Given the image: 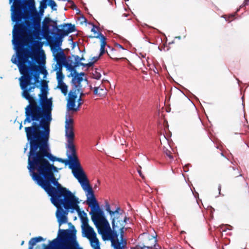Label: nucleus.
Instances as JSON below:
<instances>
[{
  "mask_svg": "<svg viewBox=\"0 0 249 249\" xmlns=\"http://www.w3.org/2000/svg\"><path fill=\"white\" fill-rule=\"evenodd\" d=\"M12 20L15 22L13 42L17 51L18 68L22 75L19 79L20 87L22 92L25 89L33 91L36 83L39 82L40 73L45 75L47 73L44 66L40 64L39 55L31 51L34 39L40 38L41 18L36 12L32 15V18Z\"/></svg>",
  "mask_w": 249,
  "mask_h": 249,
  "instance_id": "1",
  "label": "nucleus"
},
{
  "mask_svg": "<svg viewBox=\"0 0 249 249\" xmlns=\"http://www.w3.org/2000/svg\"><path fill=\"white\" fill-rule=\"evenodd\" d=\"M49 134L48 129L26 135L30 145L27 168L32 179L42 189L62 186L54 174L58 169L49 160L69 164V160L57 158L50 153Z\"/></svg>",
  "mask_w": 249,
  "mask_h": 249,
  "instance_id": "2",
  "label": "nucleus"
},
{
  "mask_svg": "<svg viewBox=\"0 0 249 249\" xmlns=\"http://www.w3.org/2000/svg\"><path fill=\"white\" fill-rule=\"evenodd\" d=\"M32 92L25 89L21 93L29 103L25 108L26 118L24 124L33 122L32 126L25 127L26 135L50 129L52 120L53 102L51 99L47 97L48 92L41 91L38 94L39 104L36 99L30 94Z\"/></svg>",
  "mask_w": 249,
  "mask_h": 249,
  "instance_id": "3",
  "label": "nucleus"
},
{
  "mask_svg": "<svg viewBox=\"0 0 249 249\" xmlns=\"http://www.w3.org/2000/svg\"><path fill=\"white\" fill-rule=\"evenodd\" d=\"M127 221H117L114 223V225L113 223H111V228L105 212L94 196V225L103 240L110 241L114 249H124L126 247L127 241L124 234L127 230L125 228Z\"/></svg>",
  "mask_w": 249,
  "mask_h": 249,
  "instance_id": "4",
  "label": "nucleus"
},
{
  "mask_svg": "<svg viewBox=\"0 0 249 249\" xmlns=\"http://www.w3.org/2000/svg\"><path fill=\"white\" fill-rule=\"evenodd\" d=\"M67 154L69 160V168L72 170L74 177L78 180L83 189L86 193L87 204L90 207L89 214L93 222V190L88 178L82 169L78 157L73 141L67 142Z\"/></svg>",
  "mask_w": 249,
  "mask_h": 249,
  "instance_id": "5",
  "label": "nucleus"
},
{
  "mask_svg": "<svg viewBox=\"0 0 249 249\" xmlns=\"http://www.w3.org/2000/svg\"><path fill=\"white\" fill-rule=\"evenodd\" d=\"M48 195L51 197L52 202L57 208L56 217L60 227L68 221V210L66 205L75 203L76 196L69 190L62 186L43 188Z\"/></svg>",
  "mask_w": 249,
  "mask_h": 249,
  "instance_id": "6",
  "label": "nucleus"
},
{
  "mask_svg": "<svg viewBox=\"0 0 249 249\" xmlns=\"http://www.w3.org/2000/svg\"><path fill=\"white\" fill-rule=\"evenodd\" d=\"M13 2L11 6V19L32 18L36 11L34 0H9Z\"/></svg>",
  "mask_w": 249,
  "mask_h": 249,
  "instance_id": "7",
  "label": "nucleus"
},
{
  "mask_svg": "<svg viewBox=\"0 0 249 249\" xmlns=\"http://www.w3.org/2000/svg\"><path fill=\"white\" fill-rule=\"evenodd\" d=\"M98 23L97 21L94 18V22ZM100 29L94 23V38L99 39V42L100 45V53L98 55L94 56V63L96 62L100 57L106 52L107 55L113 59L118 60L123 57L118 52V51L114 48L109 47V50H105V47L107 45V38L100 32Z\"/></svg>",
  "mask_w": 249,
  "mask_h": 249,
  "instance_id": "8",
  "label": "nucleus"
},
{
  "mask_svg": "<svg viewBox=\"0 0 249 249\" xmlns=\"http://www.w3.org/2000/svg\"><path fill=\"white\" fill-rule=\"evenodd\" d=\"M70 236V232L68 230H59V240L55 239L53 240L52 243L55 246L54 249H83L79 247L78 243L75 241H68ZM44 249H50L49 246L45 244L43 245Z\"/></svg>",
  "mask_w": 249,
  "mask_h": 249,
  "instance_id": "9",
  "label": "nucleus"
},
{
  "mask_svg": "<svg viewBox=\"0 0 249 249\" xmlns=\"http://www.w3.org/2000/svg\"><path fill=\"white\" fill-rule=\"evenodd\" d=\"M61 29H58V33H56V38L54 43L56 48H59V46L62 43V39L67 36L70 33L76 31L75 26L71 23H64L59 26Z\"/></svg>",
  "mask_w": 249,
  "mask_h": 249,
  "instance_id": "10",
  "label": "nucleus"
},
{
  "mask_svg": "<svg viewBox=\"0 0 249 249\" xmlns=\"http://www.w3.org/2000/svg\"><path fill=\"white\" fill-rule=\"evenodd\" d=\"M74 75L73 76L72 79V82L74 86V89L75 90H77L78 93H82V85H81V83L83 81L84 78L82 76L85 75L84 72H81L80 73H78L76 71V72H74Z\"/></svg>",
  "mask_w": 249,
  "mask_h": 249,
  "instance_id": "11",
  "label": "nucleus"
},
{
  "mask_svg": "<svg viewBox=\"0 0 249 249\" xmlns=\"http://www.w3.org/2000/svg\"><path fill=\"white\" fill-rule=\"evenodd\" d=\"M121 211H122L120 207H117L116 208L115 210L113 211L114 213L112 214L110 219L111 223H113L114 225V223L117 222V221L128 220L129 219V218L127 217L126 216H124Z\"/></svg>",
  "mask_w": 249,
  "mask_h": 249,
  "instance_id": "12",
  "label": "nucleus"
},
{
  "mask_svg": "<svg viewBox=\"0 0 249 249\" xmlns=\"http://www.w3.org/2000/svg\"><path fill=\"white\" fill-rule=\"evenodd\" d=\"M56 52V54H54V57L56 59L57 64L59 67H62L66 56L63 50H60L59 48H55L53 50V53Z\"/></svg>",
  "mask_w": 249,
  "mask_h": 249,
  "instance_id": "13",
  "label": "nucleus"
},
{
  "mask_svg": "<svg viewBox=\"0 0 249 249\" xmlns=\"http://www.w3.org/2000/svg\"><path fill=\"white\" fill-rule=\"evenodd\" d=\"M229 176L233 179L237 178V182H236V180L234 181V182L237 183L238 182L242 183L245 182L244 178L242 177V175L240 173L238 169H235L232 167L231 168L229 171Z\"/></svg>",
  "mask_w": 249,
  "mask_h": 249,
  "instance_id": "14",
  "label": "nucleus"
},
{
  "mask_svg": "<svg viewBox=\"0 0 249 249\" xmlns=\"http://www.w3.org/2000/svg\"><path fill=\"white\" fill-rule=\"evenodd\" d=\"M79 201L78 200V198L76 197V201L75 203H71V205H66L67 208H72V210H76L78 213V215L80 218L81 220L83 219V218H85L87 217V213L84 211H81L80 209V208L78 206V203Z\"/></svg>",
  "mask_w": 249,
  "mask_h": 249,
  "instance_id": "15",
  "label": "nucleus"
},
{
  "mask_svg": "<svg viewBox=\"0 0 249 249\" xmlns=\"http://www.w3.org/2000/svg\"><path fill=\"white\" fill-rule=\"evenodd\" d=\"M74 61H73L72 57L70 56H68L67 58H66L64 63L62 64V66H64L67 70H69L71 71H73L74 72H76V70L75 68L76 67L74 66Z\"/></svg>",
  "mask_w": 249,
  "mask_h": 249,
  "instance_id": "16",
  "label": "nucleus"
},
{
  "mask_svg": "<svg viewBox=\"0 0 249 249\" xmlns=\"http://www.w3.org/2000/svg\"><path fill=\"white\" fill-rule=\"evenodd\" d=\"M86 236L89 238L91 246L93 248V228L88 226L84 228Z\"/></svg>",
  "mask_w": 249,
  "mask_h": 249,
  "instance_id": "17",
  "label": "nucleus"
},
{
  "mask_svg": "<svg viewBox=\"0 0 249 249\" xmlns=\"http://www.w3.org/2000/svg\"><path fill=\"white\" fill-rule=\"evenodd\" d=\"M106 94V89L103 85L99 87H94V97L96 96L99 97H101L104 96Z\"/></svg>",
  "mask_w": 249,
  "mask_h": 249,
  "instance_id": "18",
  "label": "nucleus"
},
{
  "mask_svg": "<svg viewBox=\"0 0 249 249\" xmlns=\"http://www.w3.org/2000/svg\"><path fill=\"white\" fill-rule=\"evenodd\" d=\"M82 59H83V57L80 58L79 56L76 55L74 56V66L77 67L79 66H83L84 67L87 66L88 67L93 65V62H90L89 63L85 64L82 62H81L80 61L82 60Z\"/></svg>",
  "mask_w": 249,
  "mask_h": 249,
  "instance_id": "19",
  "label": "nucleus"
},
{
  "mask_svg": "<svg viewBox=\"0 0 249 249\" xmlns=\"http://www.w3.org/2000/svg\"><path fill=\"white\" fill-rule=\"evenodd\" d=\"M66 136L67 138V142H71L74 141V134L73 132V127L65 128Z\"/></svg>",
  "mask_w": 249,
  "mask_h": 249,
  "instance_id": "20",
  "label": "nucleus"
},
{
  "mask_svg": "<svg viewBox=\"0 0 249 249\" xmlns=\"http://www.w3.org/2000/svg\"><path fill=\"white\" fill-rule=\"evenodd\" d=\"M44 240V239L41 236L32 238L29 241L28 249H33L34 247L37 242H41Z\"/></svg>",
  "mask_w": 249,
  "mask_h": 249,
  "instance_id": "21",
  "label": "nucleus"
},
{
  "mask_svg": "<svg viewBox=\"0 0 249 249\" xmlns=\"http://www.w3.org/2000/svg\"><path fill=\"white\" fill-rule=\"evenodd\" d=\"M52 22V19L48 17H45L42 22V30L44 33H48L49 31V23Z\"/></svg>",
  "mask_w": 249,
  "mask_h": 249,
  "instance_id": "22",
  "label": "nucleus"
},
{
  "mask_svg": "<svg viewBox=\"0 0 249 249\" xmlns=\"http://www.w3.org/2000/svg\"><path fill=\"white\" fill-rule=\"evenodd\" d=\"M57 88L60 89L61 92L66 96L68 93V86L63 82L58 83Z\"/></svg>",
  "mask_w": 249,
  "mask_h": 249,
  "instance_id": "23",
  "label": "nucleus"
},
{
  "mask_svg": "<svg viewBox=\"0 0 249 249\" xmlns=\"http://www.w3.org/2000/svg\"><path fill=\"white\" fill-rule=\"evenodd\" d=\"M78 93L77 90H75V89L73 87L72 90H71L69 93L68 100L75 101L77 98V95ZM80 93L82 94V92Z\"/></svg>",
  "mask_w": 249,
  "mask_h": 249,
  "instance_id": "24",
  "label": "nucleus"
},
{
  "mask_svg": "<svg viewBox=\"0 0 249 249\" xmlns=\"http://www.w3.org/2000/svg\"><path fill=\"white\" fill-rule=\"evenodd\" d=\"M64 75L62 72V67H59V70L56 72V79L57 83L63 82Z\"/></svg>",
  "mask_w": 249,
  "mask_h": 249,
  "instance_id": "25",
  "label": "nucleus"
},
{
  "mask_svg": "<svg viewBox=\"0 0 249 249\" xmlns=\"http://www.w3.org/2000/svg\"><path fill=\"white\" fill-rule=\"evenodd\" d=\"M75 105V101L74 100H68L67 107L69 110L73 111H77V108H74Z\"/></svg>",
  "mask_w": 249,
  "mask_h": 249,
  "instance_id": "26",
  "label": "nucleus"
},
{
  "mask_svg": "<svg viewBox=\"0 0 249 249\" xmlns=\"http://www.w3.org/2000/svg\"><path fill=\"white\" fill-rule=\"evenodd\" d=\"M169 149H168L167 148L164 147L163 149V152L164 154H165L170 159H173V157L172 156V153L170 149H171V147L170 145H169Z\"/></svg>",
  "mask_w": 249,
  "mask_h": 249,
  "instance_id": "27",
  "label": "nucleus"
},
{
  "mask_svg": "<svg viewBox=\"0 0 249 249\" xmlns=\"http://www.w3.org/2000/svg\"><path fill=\"white\" fill-rule=\"evenodd\" d=\"M47 1L42 0L40 2L39 6V12L41 14L44 13V9L47 8Z\"/></svg>",
  "mask_w": 249,
  "mask_h": 249,
  "instance_id": "28",
  "label": "nucleus"
},
{
  "mask_svg": "<svg viewBox=\"0 0 249 249\" xmlns=\"http://www.w3.org/2000/svg\"><path fill=\"white\" fill-rule=\"evenodd\" d=\"M40 91H48V84L45 80L41 81Z\"/></svg>",
  "mask_w": 249,
  "mask_h": 249,
  "instance_id": "29",
  "label": "nucleus"
},
{
  "mask_svg": "<svg viewBox=\"0 0 249 249\" xmlns=\"http://www.w3.org/2000/svg\"><path fill=\"white\" fill-rule=\"evenodd\" d=\"M48 5L51 7L53 11L56 10V4L55 2L53 0H49L48 1Z\"/></svg>",
  "mask_w": 249,
  "mask_h": 249,
  "instance_id": "30",
  "label": "nucleus"
},
{
  "mask_svg": "<svg viewBox=\"0 0 249 249\" xmlns=\"http://www.w3.org/2000/svg\"><path fill=\"white\" fill-rule=\"evenodd\" d=\"M101 70L95 69V71H94V79H99L101 76Z\"/></svg>",
  "mask_w": 249,
  "mask_h": 249,
  "instance_id": "31",
  "label": "nucleus"
},
{
  "mask_svg": "<svg viewBox=\"0 0 249 249\" xmlns=\"http://www.w3.org/2000/svg\"><path fill=\"white\" fill-rule=\"evenodd\" d=\"M115 50L118 51V52L121 53L124 51V48L120 44L118 43H116L115 44V47L114 48Z\"/></svg>",
  "mask_w": 249,
  "mask_h": 249,
  "instance_id": "32",
  "label": "nucleus"
},
{
  "mask_svg": "<svg viewBox=\"0 0 249 249\" xmlns=\"http://www.w3.org/2000/svg\"><path fill=\"white\" fill-rule=\"evenodd\" d=\"M106 211L109 213L111 217L112 214L113 213V211L111 210L110 204L108 202L106 203Z\"/></svg>",
  "mask_w": 249,
  "mask_h": 249,
  "instance_id": "33",
  "label": "nucleus"
},
{
  "mask_svg": "<svg viewBox=\"0 0 249 249\" xmlns=\"http://www.w3.org/2000/svg\"><path fill=\"white\" fill-rule=\"evenodd\" d=\"M94 249H100L99 245V240L96 237V234L94 232Z\"/></svg>",
  "mask_w": 249,
  "mask_h": 249,
  "instance_id": "34",
  "label": "nucleus"
},
{
  "mask_svg": "<svg viewBox=\"0 0 249 249\" xmlns=\"http://www.w3.org/2000/svg\"><path fill=\"white\" fill-rule=\"evenodd\" d=\"M73 121L72 119H70L69 120H66V124H65V128H66V127H73Z\"/></svg>",
  "mask_w": 249,
  "mask_h": 249,
  "instance_id": "35",
  "label": "nucleus"
},
{
  "mask_svg": "<svg viewBox=\"0 0 249 249\" xmlns=\"http://www.w3.org/2000/svg\"><path fill=\"white\" fill-rule=\"evenodd\" d=\"M12 43L14 45V48H15V49L16 50H17L16 49V48L15 47V44L13 43V42H12ZM16 53H17V56L14 58H12L11 59V61L14 64H17V66H18V53H17V51H16Z\"/></svg>",
  "mask_w": 249,
  "mask_h": 249,
  "instance_id": "36",
  "label": "nucleus"
},
{
  "mask_svg": "<svg viewBox=\"0 0 249 249\" xmlns=\"http://www.w3.org/2000/svg\"><path fill=\"white\" fill-rule=\"evenodd\" d=\"M81 221L82 223V225L84 227V228L89 226L88 224L89 220L88 217L83 218V219L81 220Z\"/></svg>",
  "mask_w": 249,
  "mask_h": 249,
  "instance_id": "37",
  "label": "nucleus"
},
{
  "mask_svg": "<svg viewBox=\"0 0 249 249\" xmlns=\"http://www.w3.org/2000/svg\"><path fill=\"white\" fill-rule=\"evenodd\" d=\"M51 22H52L53 24L52 25V26H53V29L56 30L57 33H58V29H60L58 28V27L57 24V21L52 20Z\"/></svg>",
  "mask_w": 249,
  "mask_h": 249,
  "instance_id": "38",
  "label": "nucleus"
},
{
  "mask_svg": "<svg viewBox=\"0 0 249 249\" xmlns=\"http://www.w3.org/2000/svg\"><path fill=\"white\" fill-rule=\"evenodd\" d=\"M100 184V181L99 180H97V184H94V191L96 190L97 187Z\"/></svg>",
  "mask_w": 249,
  "mask_h": 249,
  "instance_id": "39",
  "label": "nucleus"
},
{
  "mask_svg": "<svg viewBox=\"0 0 249 249\" xmlns=\"http://www.w3.org/2000/svg\"><path fill=\"white\" fill-rule=\"evenodd\" d=\"M249 3V0H245V1L244 2V5H248Z\"/></svg>",
  "mask_w": 249,
  "mask_h": 249,
  "instance_id": "40",
  "label": "nucleus"
},
{
  "mask_svg": "<svg viewBox=\"0 0 249 249\" xmlns=\"http://www.w3.org/2000/svg\"><path fill=\"white\" fill-rule=\"evenodd\" d=\"M138 173H139V174L140 176L142 178H144V177H143V176H142V171H141V170H138Z\"/></svg>",
  "mask_w": 249,
  "mask_h": 249,
  "instance_id": "41",
  "label": "nucleus"
},
{
  "mask_svg": "<svg viewBox=\"0 0 249 249\" xmlns=\"http://www.w3.org/2000/svg\"><path fill=\"white\" fill-rule=\"evenodd\" d=\"M82 20H84V21L85 22V23H87L88 22V20L87 19V18H86L84 17H82Z\"/></svg>",
  "mask_w": 249,
  "mask_h": 249,
  "instance_id": "42",
  "label": "nucleus"
},
{
  "mask_svg": "<svg viewBox=\"0 0 249 249\" xmlns=\"http://www.w3.org/2000/svg\"><path fill=\"white\" fill-rule=\"evenodd\" d=\"M89 24H91V25H92V28L91 29V32H93V23H92V22H90L89 23Z\"/></svg>",
  "mask_w": 249,
  "mask_h": 249,
  "instance_id": "43",
  "label": "nucleus"
},
{
  "mask_svg": "<svg viewBox=\"0 0 249 249\" xmlns=\"http://www.w3.org/2000/svg\"><path fill=\"white\" fill-rule=\"evenodd\" d=\"M233 17H234V16L233 15H231L230 16H229V18H233Z\"/></svg>",
  "mask_w": 249,
  "mask_h": 249,
  "instance_id": "44",
  "label": "nucleus"
},
{
  "mask_svg": "<svg viewBox=\"0 0 249 249\" xmlns=\"http://www.w3.org/2000/svg\"><path fill=\"white\" fill-rule=\"evenodd\" d=\"M24 241H22L21 242V245H23L24 244Z\"/></svg>",
  "mask_w": 249,
  "mask_h": 249,
  "instance_id": "45",
  "label": "nucleus"
},
{
  "mask_svg": "<svg viewBox=\"0 0 249 249\" xmlns=\"http://www.w3.org/2000/svg\"><path fill=\"white\" fill-rule=\"evenodd\" d=\"M22 126V124H20V126H19V129H21V128Z\"/></svg>",
  "mask_w": 249,
  "mask_h": 249,
  "instance_id": "46",
  "label": "nucleus"
},
{
  "mask_svg": "<svg viewBox=\"0 0 249 249\" xmlns=\"http://www.w3.org/2000/svg\"><path fill=\"white\" fill-rule=\"evenodd\" d=\"M218 189H219V191H220V190H221V186H219Z\"/></svg>",
  "mask_w": 249,
  "mask_h": 249,
  "instance_id": "47",
  "label": "nucleus"
},
{
  "mask_svg": "<svg viewBox=\"0 0 249 249\" xmlns=\"http://www.w3.org/2000/svg\"><path fill=\"white\" fill-rule=\"evenodd\" d=\"M226 16H225L224 18H225L226 20L228 21V19H227L226 18Z\"/></svg>",
  "mask_w": 249,
  "mask_h": 249,
  "instance_id": "48",
  "label": "nucleus"
},
{
  "mask_svg": "<svg viewBox=\"0 0 249 249\" xmlns=\"http://www.w3.org/2000/svg\"><path fill=\"white\" fill-rule=\"evenodd\" d=\"M26 150H27V148H25L24 149V151H25Z\"/></svg>",
  "mask_w": 249,
  "mask_h": 249,
  "instance_id": "49",
  "label": "nucleus"
}]
</instances>
